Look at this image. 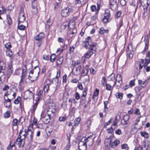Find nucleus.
Segmentation results:
<instances>
[{
	"instance_id": "e2e57ef3",
	"label": "nucleus",
	"mask_w": 150,
	"mask_h": 150,
	"mask_svg": "<svg viewBox=\"0 0 150 150\" xmlns=\"http://www.w3.org/2000/svg\"><path fill=\"white\" fill-rule=\"evenodd\" d=\"M135 85L134 80H132L129 83V86L131 87L134 86Z\"/></svg>"
},
{
	"instance_id": "6e6552de",
	"label": "nucleus",
	"mask_w": 150,
	"mask_h": 150,
	"mask_svg": "<svg viewBox=\"0 0 150 150\" xmlns=\"http://www.w3.org/2000/svg\"><path fill=\"white\" fill-rule=\"evenodd\" d=\"M25 20V17L24 16V13L23 11H21L19 14L18 23H23L24 21Z\"/></svg>"
},
{
	"instance_id": "5fc2aeb1",
	"label": "nucleus",
	"mask_w": 150,
	"mask_h": 150,
	"mask_svg": "<svg viewBox=\"0 0 150 150\" xmlns=\"http://www.w3.org/2000/svg\"><path fill=\"white\" fill-rule=\"evenodd\" d=\"M71 146V144L69 142H68L67 146L64 148V150H69Z\"/></svg>"
},
{
	"instance_id": "5701e85b",
	"label": "nucleus",
	"mask_w": 150,
	"mask_h": 150,
	"mask_svg": "<svg viewBox=\"0 0 150 150\" xmlns=\"http://www.w3.org/2000/svg\"><path fill=\"white\" fill-rule=\"evenodd\" d=\"M108 79L109 81H113L115 79V75L114 73L111 74L108 77Z\"/></svg>"
},
{
	"instance_id": "69168bd1",
	"label": "nucleus",
	"mask_w": 150,
	"mask_h": 150,
	"mask_svg": "<svg viewBox=\"0 0 150 150\" xmlns=\"http://www.w3.org/2000/svg\"><path fill=\"white\" fill-rule=\"evenodd\" d=\"M61 74V71L59 70L57 72V75L55 77V78L57 79L58 80V79L59 77H60Z\"/></svg>"
},
{
	"instance_id": "aec40b11",
	"label": "nucleus",
	"mask_w": 150,
	"mask_h": 150,
	"mask_svg": "<svg viewBox=\"0 0 150 150\" xmlns=\"http://www.w3.org/2000/svg\"><path fill=\"white\" fill-rule=\"evenodd\" d=\"M115 81L118 83H122V77L120 74L117 75Z\"/></svg>"
},
{
	"instance_id": "680f3d73",
	"label": "nucleus",
	"mask_w": 150,
	"mask_h": 150,
	"mask_svg": "<svg viewBox=\"0 0 150 150\" xmlns=\"http://www.w3.org/2000/svg\"><path fill=\"white\" fill-rule=\"evenodd\" d=\"M58 41L59 42H61L62 43H64L65 42V41L64 39L60 37H59L58 38Z\"/></svg>"
},
{
	"instance_id": "cd10ccee",
	"label": "nucleus",
	"mask_w": 150,
	"mask_h": 150,
	"mask_svg": "<svg viewBox=\"0 0 150 150\" xmlns=\"http://www.w3.org/2000/svg\"><path fill=\"white\" fill-rule=\"evenodd\" d=\"M57 57L55 54H52L50 56V60L51 62H53L54 61Z\"/></svg>"
},
{
	"instance_id": "f704fd0d",
	"label": "nucleus",
	"mask_w": 150,
	"mask_h": 150,
	"mask_svg": "<svg viewBox=\"0 0 150 150\" xmlns=\"http://www.w3.org/2000/svg\"><path fill=\"white\" fill-rule=\"evenodd\" d=\"M49 86L50 84L49 83L47 84L43 88V90L45 92H47L48 91L49 89Z\"/></svg>"
},
{
	"instance_id": "6e6d98bb",
	"label": "nucleus",
	"mask_w": 150,
	"mask_h": 150,
	"mask_svg": "<svg viewBox=\"0 0 150 150\" xmlns=\"http://www.w3.org/2000/svg\"><path fill=\"white\" fill-rule=\"evenodd\" d=\"M139 83L140 84H143L144 85V86L147 84V83L146 82V81H142L141 80H139L138 81Z\"/></svg>"
},
{
	"instance_id": "052dcab7",
	"label": "nucleus",
	"mask_w": 150,
	"mask_h": 150,
	"mask_svg": "<svg viewBox=\"0 0 150 150\" xmlns=\"http://www.w3.org/2000/svg\"><path fill=\"white\" fill-rule=\"evenodd\" d=\"M111 86L110 84H106V89L107 90L110 91L111 90Z\"/></svg>"
},
{
	"instance_id": "8fccbe9b",
	"label": "nucleus",
	"mask_w": 150,
	"mask_h": 150,
	"mask_svg": "<svg viewBox=\"0 0 150 150\" xmlns=\"http://www.w3.org/2000/svg\"><path fill=\"white\" fill-rule=\"evenodd\" d=\"M121 11H119L117 12L115 15V17L117 18H119L121 16Z\"/></svg>"
},
{
	"instance_id": "473e14b6",
	"label": "nucleus",
	"mask_w": 150,
	"mask_h": 150,
	"mask_svg": "<svg viewBox=\"0 0 150 150\" xmlns=\"http://www.w3.org/2000/svg\"><path fill=\"white\" fill-rule=\"evenodd\" d=\"M4 99L5 100V102L6 103H7V102H8L9 103L8 105H6V107L7 108L10 107L11 106V100L10 99L8 98V97L7 98V99H6V98L5 97H4Z\"/></svg>"
},
{
	"instance_id": "58836bf2",
	"label": "nucleus",
	"mask_w": 150,
	"mask_h": 150,
	"mask_svg": "<svg viewBox=\"0 0 150 150\" xmlns=\"http://www.w3.org/2000/svg\"><path fill=\"white\" fill-rule=\"evenodd\" d=\"M13 70L8 69L7 71V76L8 79L9 78L10 76L12 74Z\"/></svg>"
},
{
	"instance_id": "4468645a",
	"label": "nucleus",
	"mask_w": 150,
	"mask_h": 150,
	"mask_svg": "<svg viewBox=\"0 0 150 150\" xmlns=\"http://www.w3.org/2000/svg\"><path fill=\"white\" fill-rule=\"evenodd\" d=\"M81 118L80 117H78L75 120L74 122V124L73 126L72 129V130L73 129L75 128L76 126H78L79 123V122L81 121Z\"/></svg>"
},
{
	"instance_id": "a18cd8bd",
	"label": "nucleus",
	"mask_w": 150,
	"mask_h": 150,
	"mask_svg": "<svg viewBox=\"0 0 150 150\" xmlns=\"http://www.w3.org/2000/svg\"><path fill=\"white\" fill-rule=\"evenodd\" d=\"M21 100V97L20 96H18L17 98L15 100L14 103L16 104H18L20 102Z\"/></svg>"
},
{
	"instance_id": "c85d7f7f",
	"label": "nucleus",
	"mask_w": 150,
	"mask_h": 150,
	"mask_svg": "<svg viewBox=\"0 0 150 150\" xmlns=\"http://www.w3.org/2000/svg\"><path fill=\"white\" fill-rule=\"evenodd\" d=\"M123 93L121 92H118L116 94V96L117 98L122 99L123 98Z\"/></svg>"
},
{
	"instance_id": "6ab92c4d",
	"label": "nucleus",
	"mask_w": 150,
	"mask_h": 150,
	"mask_svg": "<svg viewBox=\"0 0 150 150\" xmlns=\"http://www.w3.org/2000/svg\"><path fill=\"white\" fill-rule=\"evenodd\" d=\"M38 76V75L36 76H35L34 75L32 76L29 75L28 77L29 80H30V82L31 83L33 82L37 79Z\"/></svg>"
},
{
	"instance_id": "423d86ee",
	"label": "nucleus",
	"mask_w": 150,
	"mask_h": 150,
	"mask_svg": "<svg viewBox=\"0 0 150 150\" xmlns=\"http://www.w3.org/2000/svg\"><path fill=\"white\" fill-rule=\"evenodd\" d=\"M110 11L106 10L105 11L104 18L102 19L103 22L104 23H107L111 20Z\"/></svg>"
},
{
	"instance_id": "dca6fc26",
	"label": "nucleus",
	"mask_w": 150,
	"mask_h": 150,
	"mask_svg": "<svg viewBox=\"0 0 150 150\" xmlns=\"http://www.w3.org/2000/svg\"><path fill=\"white\" fill-rule=\"evenodd\" d=\"M144 41L145 42V46L144 50L145 51L146 50H147L148 49L149 44V40L147 35L145 36V37Z\"/></svg>"
},
{
	"instance_id": "79ce46f5",
	"label": "nucleus",
	"mask_w": 150,
	"mask_h": 150,
	"mask_svg": "<svg viewBox=\"0 0 150 150\" xmlns=\"http://www.w3.org/2000/svg\"><path fill=\"white\" fill-rule=\"evenodd\" d=\"M106 79L105 77H103L102 78V80L101 81V84L103 86H105V85H106Z\"/></svg>"
},
{
	"instance_id": "09e8293b",
	"label": "nucleus",
	"mask_w": 150,
	"mask_h": 150,
	"mask_svg": "<svg viewBox=\"0 0 150 150\" xmlns=\"http://www.w3.org/2000/svg\"><path fill=\"white\" fill-rule=\"evenodd\" d=\"M53 128L52 127H47V129H46L47 131V132L50 134H51V133L53 131Z\"/></svg>"
},
{
	"instance_id": "c9c22d12",
	"label": "nucleus",
	"mask_w": 150,
	"mask_h": 150,
	"mask_svg": "<svg viewBox=\"0 0 150 150\" xmlns=\"http://www.w3.org/2000/svg\"><path fill=\"white\" fill-rule=\"evenodd\" d=\"M116 4L117 0H110V4L111 8H112L113 5Z\"/></svg>"
},
{
	"instance_id": "9b49d317",
	"label": "nucleus",
	"mask_w": 150,
	"mask_h": 150,
	"mask_svg": "<svg viewBox=\"0 0 150 150\" xmlns=\"http://www.w3.org/2000/svg\"><path fill=\"white\" fill-rule=\"evenodd\" d=\"M69 8L67 7L62 10L61 14L63 17L67 16L69 14Z\"/></svg>"
},
{
	"instance_id": "de8ad7c7",
	"label": "nucleus",
	"mask_w": 150,
	"mask_h": 150,
	"mask_svg": "<svg viewBox=\"0 0 150 150\" xmlns=\"http://www.w3.org/2000/svg\"><path fill=\"white\" fill-rule=\"evenodd\" d=\"M5 47L8 50H9L11 46L10 42L7 43L5 45Z\"/></svg>"
},
{
	"instance_id": "2eb2a0df",
	"label": "nucleus",
	"mask_w": 150,
	"mask_h": 150,
	"mask_svg": "<svg viewBox=\"0 0 150 150\" xmlns=\"http://www.w3.org/2000/svg\"><path fill=\"white\" fill-rule=\"evenodd\" d=\"M40 72V69L39 67L37 66H36L34 67V68L33 71H31L30 73H31L33 74L34 73H37L38 76Z\"/></svg>"
},
{
	"instance_id": "f3484780",
	"label": "nucleus",
	"mask_w": 150,
	"mask_h": 150,
	"mask_svg": "<svg viewBox=\"0 0 150 150\" xmlns=\"http://www.w3.org/2000/svg\"><path fill=\"white\" fill-rule=\"evenodd\" d=\"M5 68V64L3 62H0V76L3 74L4 69Z\"/></svg>"
},
{
	"instance_id": "1a4fd4ad",
	"label": "nucleus",
	"mask_w": 150,
	"mask_h": 150,
	"mask_svg": "<svg viewBox=\"0 0 150 150\" xmlns=\"http://www.w3.org/2000/svg\"><path fill=\"white\" fill-rule=\"evenodd\" d=\"M41 117L42 119V121L44 123L47 124L49 123L51 117H50L46 115L44 116L43 115H41Z\"/></svg>"
},
{
	"instance_id": "a19ab883",
	"label": "nucleus",
	"mask_w": 150,
	"mask_h": 150,
	"mask_svg": "<svg viewBox=\"0 0 150 150\" xmlns=\"http://www.w3.org/2000/svg\"><path fill=\"white\" fill-rule=\"evenodd\" d=\"M20 23H18V29L22 30H24L25 28V27L23 25H20Z\"/></svg>"
},
{
	"instance_id": "4c0bfd02",
	"label": "nucleus",
	"mask_w": 150,
	"mask_h": 150,
	"mask_svg": "<svg viewBox=\"0 0 150 150\" xmlns=\"http://www.w3.org/2000/svg\"><path fill=\"white\" fill-rule=\"evenodd\" d=\"M7 19L8 21V23L9 25H11L12 23V19L9 15H7Z\"/></svg>"
},
{
	"instance_id": "338daca9",
	"label": "nucleus",
	"mask_w": 150,
	"mask_h": 150,
	"mask_svg": "<svg viewBox=\"0 0 150 150\" xmlns=\"http://www.w3.org/2000/svg\"><path fill=\"white\" fill-rule=\"evenodd\" d=\"M75 98L76 100H78L80 98V96L78 92H76L75 94Z\"/></svg>"
},
{
	"instance_id": "864d4df0",
	"label": "nucleus",
	"mask_w": 150,
	"mask_h": 150,
	"mask_svg": "<svg viewBox=\"0 0 150 150\" xmlns=\"http://www.w3.org/2000/svg\"><path fill=\"white\" fill-rule=\"evenodd\" d=\"M81 67H76L75 70L76 72V74H79L80 72Z\"/></svg>"
},
{
	"instance_id": "13d9d810",
	"label": "nucleus",
	"mask_w": 150,
	"mask_h": 150,
	"mask_svg": "<svg viewBox=\"0 0 150 150\" xmlns=\"http://www.w3.org/2000/svg\"><path fill=\"white\" fill-rule=\"evenodd\" d=\"M78 88L80 90H82L83 89V88L81 82H79L78 83Z\"/></svg>"
},
{
	"instance_id": "4be33fe9",
	"label": "nucleus",
	"mask_w": 150,
	"mask_h": 150,
	"mask_svg": "<svg viewBox=\"0 0 150 150\" xmlns=\"http://www.w3.org/2000/svg\"><path fill=\"white\" fill-rule=\"evenodd\" d=\"M64 58L63 57H59L57 59V65H60L63 62Z\"/></svg>"
},
{
	"instance_id": "f8f14e48",
	"label": "nucleus",
	"mask_w": 150,
	"mask_h": 150,
	"mask_svg": "<svg viewBox=\"0 0 150 150\" xmlns=\"http://www.w3.org/2000/svg\"><path fill=\"white\" fill-rule=\"evenodd\" d=\"M144 12L143 13V17L145 18L148 15H150V11L149 9L148 11V8L143 6Z\"/></svg>"
},
{
	"instance_id": "a211bd4d",
	"label": "nucleus",
	"mask_w": 150,
	"mask_h": 150,
	"mask_svg": "<svg viewBox=\"0 0 150 150\" xmlns=\"http://www.w3.org/2000/svg\"><path fill=\"white\" fill-rule=\"evenodd\" d=\"M23 130H21L19 132V134L18 136V137L16 141V143L17 144H19L20 146H22V145L20 144V142H21V134L22 132H23Z\"/></svg>"
},
{
	"instance_id": "0eeeda50",
	"label": "nucleus",
	"mask_w": 150,
	"mask_h": 150,
	"mask_svg": "<svg viewBox=\"0 0 150 150\" xmlns=\"http://www.w3.org/2000/svg\"><path fill=\"white\" fill-rule=\"evenodd\" d=\"M33 97V93L29 90L26 91L24 93V99H27L28 98H31Z\"/></svg>"
},
{
	"instance_id": "37998d69",
	"label": "nucleus",
	"mask_w": 150,
	"mask_h": 150,
	"mask_svg": "<svg viewBox=\"0 0 150 150\" xmlns=\"http://www.w3.org/2000/svg\"><path fill=\"white\" fill-rule=\"evenodd\" d=\"M24 79L21 78V79L19 82V85H18V88H21L22 85L24 83Z\"/></svg>"
},
{
	"instance_id": "ea45409f",
	"label": "nucleus",
	"mask_w": 150,
	"mask_h": 150,
	"mask_svg": "<svg viewBox=\"0 0 150 150\" xmlns=\"http://www.w3.org/2000/svg\"><path fill=\"white\" fill-rule=\"evenodd\" d=\"M88 90V88L87 87L83 89V91L82 93V96L83 97H86L87 94V91Z\"/></svg>"
},
{
	"instance_id": "2f4dec72",
	"label": "nucleus",
	"mask_w": 150,
	"mask_h": 150,
	"mask_svg": "<svg viewBox=\"0 0 150 150\" xmlns=\"http://www.w3.org/2000/svg\"><path fill=\"white\" fill-rule=\"evenodd\" d=\"M89 70L88 69L84 68L82 70V73L83 74V76L86 75L88 74Z\"/></svg>"
},
{
	"instance_id": "412c9836",
	"label": "nucleus",
	"mask_w": 150,
	"mask_h": 150,
	"mask_svg": "<svg viewBox=\"0 0 150 150\" xmlns=\"http://www.w3.org/2000/svg\"><path fill=\"white\" fill-rule=\"evenodd\" d=\"M55 112V110L54 109H52L49 108L47 111V115H46L51 117L50 115L51 114L54 113Z\"/></svg>"
},
{
	"instance_id": "7c9ffc66",
	"label": "nucleus",
	"mask_w": 150,
	"mask_h": 150,
	"mask_svg": "<svg viewBox=\"0 0 150 150\" xmlns=\"http://www.w3.org/2000/svg\"><path fill=\"white\" fill-rule=\"evenodd\" d=\"M140 134L142 137H143L145 138H148L149 134L146 132H140Z\"/></svg>"
},
{
	"instance_id": "0e129e2a",
	"label": "nucleus",
	"mask_w": 150,
	"mask_h": 150,
	"mask_svg": "<svg viewBox=\"0 0 150 150\" xmlns=\"http://www.w3.org/2000/svg\"><path fill=\"white\" fill-rule=\"evenodd\" d=\"M43 59L45 60H49V57L48 55L47 54L44 55L43 56Z\"/></svg>"
},
{
	"instance_id": "3c124183",
	"label": "nucleus",
	"mask_w": 150,
	"mask_h": 150,
	"mask_svg": "<svg viewBox=\"0 0 150 150\" xmlns=\"http://www.w3.org/2000/svg\"><path fill=\"white\" fill-rule=\"evenodd\" d=\"M121 148L122 149H125L127 150H128L129 149L127 145L126 144H122L121 146Z\"/></svg>"
},
{
	"instance_id": "4d7b16f0",
	"label": "nucleus",
	"mask_w": 150,
	"mask_h": 150,
	"mask_svg": "<svg viewBox=\"0 0 150 150\" xmlns=\"http://www.w3.org/2000/svg\"><path fill=\"white\" fill-rule=\"evenodd\" d=\"M67 75L66 74L64 75L62 77L63 81L62 82L63 83H66L67 81Z\"/></svg>"
},
{
	"instance_id": "f257e3e1",
	"label": "nucleus",
	"mask_w": 150,
	"mask_h": 150,
	"mask_svg": "<svg viewBox=\"0 0 150 150\" xmlns=\"http://www.w3.org/2000/svg\"><path fill=\"white\" fill-rule=\"evenodd\" d=\"M82 45L83 47L88 49L89 50L84 54L85 58L88 59L96 51L95 47L97 45L96 43L92 42L91 39L90 37L88 36L83 42Z\"/></svg>"
},
{
	"instance_id": "393cba45",
	"label": "nucleus",
	"mask_w": 150,
	"mask_h": 150,
	"mask_svg": "<svg viewBox=\"0 0 150 150\" xmlns=\"http://www.w3.org/2000/svg\"><path fill=\"white\" fill-rule=\"evenodd\" d=\"M129 117L128 115H125L123 117V120H124V125H127L128 124V121L129 119Z\"/></svg>"
},
{
	"instance_id": "f03ea898",
	"label": "nucleus",
	"mask_w": 150,
	"mask_h": 150,
	"mask_svg": "<svg viewBox=\"0 0 150 150\" xmlns=\"http://www.w3.org/2000/svg\"><path fill=\"white\" fill-rule=\"evenodd\" d=\"M150 62V52L149 51L147 52L146 56V58L145 60V62L144 64V61L143 59H141V61L139 64H138V66H137V64L135 65V67L137 69L139 70L138 71H137V74H139L143 66L144 67L146 66H147L148 64Z\"/></svg>"
},
{
	"instance_id": "bf43d9fd",
	"label": "nucleus",
	"mask_w": 150,
	"mask_h": 150,
	"mask_svg": "<svg viewBox=\"0 0 150 150\" xmlns=\"http://www.w3.org/2000/svg\"><path fill=\"white\" fill-rule=\"evenodd\" d=\"M80 62L78 61H76L74 62V63L73 64H72V65L74 67L77 66L78 65L80 64Z\"/></svg>"
},
{
	"instance_id": "49530a36",
	"label": "nucleus",
	"mask_w": 150,
	"mask_h": 150,
	"mask_svg": "<svg viewBox=\"0 0 150 150\" xmlns=\"http://www.w3.org/2000/svg\"><path fill=\"white\" fill-rule=\"evenodd\" d=\"M8 69L13 70L12 61L9 62L8 64Z\"/></svg>"
},
{
	"instance_id": "20e7f679",
	"label": "nucleus",
	"mask_w": 150,
	"mask_h": 150,
	"mask_svg": "<svg viewBox=\"0 0 150 150\" xmlns=\"http://www.w3.org/2000/svg\"><path fill=\"white\" fill-rule=\"evenodd\" d=\"M45 36L44 33L42 32H41L34 37V39L35 40L38 41V42L37 43V45L38 47H40L41 45L42 40L44 38Z\"/></svg>"
},
{
	"instance_id": "72a5a7b5",
	"label": "nucleus",
	"mask_w": 150,
	"mask_h": 150,
	"mask_svg": "<svg viewBox=\"0 0 150 150\" xmlns=\"http://www.w3.org/2000/svg\"><path fill=\"white\" fill-rule=\"evenodd\" d=\"M6 55L8 56L11 57L12 59L13 57L12 56V52L9 50H8L6 52Z\"/></svg>"
},
{
	"instance_id": "e433bc0d",
	"label": "nucleus",
	"mask_w": 150,
	"mask_h": 150,
	"mask_svg": "<svg viewBox=\"0 0 150 150\" xmlns=\"http://www.w3.org/2000/svg\"><path fill=\"white\" fill-rule=\"evenodd\" d=\"M37 120L36 119L34 118V121L33 123H31V124H30L29 127L30 128H32V129H33V124L36 125L37 124Z\"/></svg>"
},
{
	"instance_id": "bb28decb",
	"label": "nucleus",
	"mask_w": 150,
	"mask_h": 150,
	"mask_svg": "<svg viewBox=\"0 0 150 150\" xmlns=\"http://www.w3.org/2000/svg\"><path fill=\"white\" fill-rule=\"evenodd\" d=\"M108 101H105L104 102V112L106 113L108 112V109L107 107V105L108 104Z\"/></svg>"
},
{
	"instance_id": "9d476101",
	"label": "nucleus",
	"mask_w": 150,
	"mask_h": 150,
	"mask_svg": "<svg viewBox=\"0 0 150 150\" xmlns=\"http://www.w3.org/2000/svg\"><path fill=\"white\" fill-rule=\"evenodd\" d=\"M120 143V141L118 140L115 139L114 142L110 141L109 142L110 146L112 148L116 147Z\"/></svg>"
},
{
	"instance_id": "c03bdc74",
	"label": "nucleus",
	"mask_w": 150,
	"mask_h": 150,
	"mask_svg": "<svg viewBox=\"0 0 150 150\" xmlns=\"http://www.w3.org/2000/svg\"><path fill=\"white\" fill-rule=\"evenodd\" d=\"M10 111H7L4 113V117L7 118L9 117L10 116Z\"/></svg>"
},
{
	"instance_id": "39448f33",
	"label": "nucleus",
	"mask_w": 150,
	"mask_h": 150,
	"mask_svg": "<svg viewBox=\"0 0 150 150\" xmlns=\"http://www.w3.org/2000/svg\"><path fill=\"white\" fill-rule=\"evenodd\" d=\"M30 128L28 127L27 130L25 129V132L26 133V137L28 138V141L30 142L32 140L34 133L33 129L31 130Z\"/></svg>"
},
{
	"instance_id": "ddd939ff",
	"label": "nucleus",
	"mask_w": 150,
	"mask_h": 150,
	"mask_svg": "<svg viewBox=\"0 0 150 150\" xmlns=\"http://www.w3.org/2000/svg\"><path fill=\"white\" fill-rule=\"evenodd\" d=\"M132 45H129L127 47V50L129 52V57L130 58H132L133 57V54H134V52L131 50V49H129V48L131 47L132 48Z\"/></svg>"
},
{
	"instance_id": "c756f323",
	"label": "nucleus",
	"mask_w": 150,
	"mask_h": 150,
	"mask_svg": "<svg viewBox=\"0 0 150 150\" xmlns=\"http://www.w3.org/2000/svg\"><path fill=\"white\" fill-rule=\"evenodd\" d=\"M99 90L97 88L96 89L95 91L94 92V94L93 95L92 98L93 99H94L96 97H98L99 94Z\"/></svg>"
},
{
	"instance_id": "b1692460",
	"label": "nucleus",
	"mask_w": 150,
	"mask_h": 150,
	"mask_svg": "<svg viewBox=\"0 0 150 150\" xmlns=\"http://www.w3.org/2000/svg\"><path fill=\"white\" fill-rule=\"evenodd\" d=\"M108 32V30H105L103 27H101L100 28L99 33L100 34H103L105 33H107Z\"/></svg>"
},
{
	"instance_id": "603ef678",
	"label": "nucleus",
	"mask_w": 150,
	"mask_h": 150,
	"mask_svg": "<svg viewBox=\"0 0 150 150\" xmlns=\"http://www.w3.org/2000/svg\"><path fill=\"white\" fill-rule=\"evenodd\" d=\"M18 121V120H17V119L16 118L14 119L13 121L12 125L13 126H17V125Z\"/></svg>"
},
{
	"instance_id": "a878e982",
	"label": "nucleus",
	"mask_w": 150,
	"mask_h": 150,
	"mask_svg": "<svg viewBox=\"0 0 150 150\" xmlns=\"http://www.w3.org/2000/svg\"><path fill=\"white\" fill-rule=\"evenodd\" d=\"M26 133H25V134H24L23 135L22 138H21V142H20V144H21L22 145V146H20L19 144H18V146L19 147H22L23 146L24 144H23V143L22 142H23V140H24L25 139V138L26 137Z\"/></svg>"
},
{
	"instance_id": "7ed1b4c3",
	"label": "nucleus",
	"mask_w": 150,
	"mask_h": 150,
	"mask_svg": "<svg viewBox=\"0 0 150 150\" xmlns=\"http://www.w3.org/2000/svg\"><path fill=\"white\" fill-rule=\"evenodd\" d=\"M84 139L83 141L80 142L79 144V150H87V146L86 143L88 142L91 141H93V139L92 136H90L88 137L87 138L83 137Z\"/></svg>"
},
{
	"instance_id": "774afa93",
	"label": "nucleus",
	"mask_w": 150,
	"mask_h": 150,
	"mask_svg": "<svg viewBox=\"0 0 150 150\" xmlns=\"http://www.w3.org/2000/svg\"><path fill=\"white\" fill-rule=\"evenodd\" d=\"M120 3L122 6H124L126 4V1L125 0H120Z\"/></svg>"
}]
</instances>
